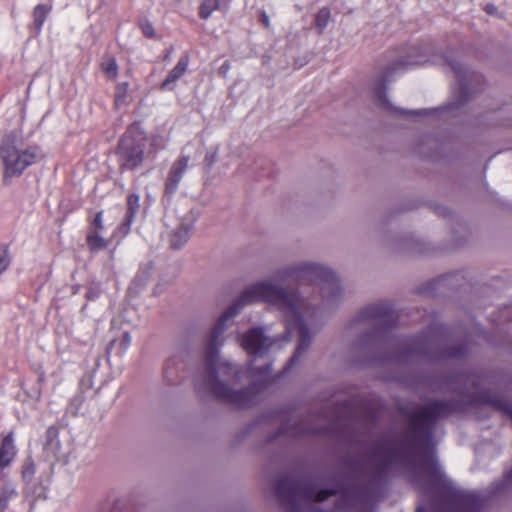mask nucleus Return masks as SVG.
<instances>
[{"label":"nucleus","instance_id":"4c0bfd02","mask_svg":"<svg viewBox=\"0 0 512 512\" xmlns=\"http://www.w3.org/2000/svg\"><path fill=\"white\" fill-rule=\"evenodd\" d=\"M211 162H214V156L210 157Z\"/></svg>","mask_w":512,"mask_h":512},{"label":"nucleus","instance_id":"0eeeda50","mask_svg":"<svg viewBox=\"0 0 512 512\" xmlns=\"http://www.w3.org/2000/svg\"><path fill=\"white\" fill-rule=\"evenodd\" d=\"M362 323L375 326L376 329L374 333H379L394 325L393 309L387 303L367 306L358 313L353 325Z\"/></svg>","mask_w":512,"mask_h":512},{"label":"nucleus","instance_id":"f3484780","mask_svg":"<svg viewBox=\"0 0 512 512\" xmlns=\"http://www.w3.org/2000/svg\"><path fill=\"white\" fill-rule=\"evenodd\" d=\"M51 11V6L46 4H38L33 10V24L35 29L40 32L44 22Z\"/></svg>","mask_w":512,"mask_h":512},{"label":"nucleus","instance_id":"412c9836","mask_svg":"<svg viewBox=\"0 0 512 512\" xmlns=\"http://www.w3.org/2000/svg\"><path fill=\"white\" fill-rule=\"evenodd\" d=\"M217 0H204L200 6L199 15L202 19H208L212 12L218 8Z\"/></svg>","mask_w":512,"mask_h":512},{"label":"nucleus","instance_id":"9b49d317","mask_svg":"<svg viewBox=\"0 0 512 512\" xmlns=\"http://www.w3.org/2000/svg\"><path fill=\"white\" fill-rule=\"evenodd\" d=\"M18 497L16 484L0 472V512H6L9 502Z\"/></svg>","mask_w":512,"mask_h":512},{"label":"nucleus","instance_id":"dca6fc26","mask_svg":"<svg viewBox=\"0 0 512 512\" xmlns=\"http://www.w3.org/2000/svg\"><path fill=\"white\" fill-rule=\"evenodd\" d=\"M86 243L92 252L103 250L108 246L107 240L98 231H89L86 236Z\"/></svg>","mask_w":512,"mask_h":512},{"label":"nucleus","instance_id":"f03ea898","mask_svg":"<svg viewBox=\"0 0 512 512\" xmlns=\"http://www.w3.org/2000/svg\"><path fill=\"white\" fill-rule=\"evenodd\" d=\"M257 301H265L276 306L284 315L287 333H298V345L289 360L287 369L298 362L301 354L305 352L312 341V335L302 315L304 303L297 295L288 293L270 281H260L247 287L215 324L205 348L207 375L201 382L195 384L197 390L200 391L203 388L211 391L217 399L236 407H245L255 403L261 385L252 384L246 389L237 391L219 380L220 374L232 376L236 380L241 378V371L238 367L228 362H218L219 349L222 345L221 336L231 318L236 316L245 305Z\"/></svg>","mask_w":512,"mask_h":512},{"label":"nucleus","instance_id":"f704fd0d","mask_svg":"<svg viewBox=\"0 0 512 512\" xmlns=\"http://www.w3.org/2000/svg\"><path fill=\"white\" fill-rule=\"evenodd\" d=\"M123 338H124V341H125L126 345H129L130 342H131L130 334L128 332L124 333Z\"/></svg>","mask_w":512,"mask_h":512},{"label":"nucleus","instance_id":"39448f33","mask_svg":"<svg viewBox=\"0 0 512 512\" xmlns=\"http://www.w3.org/2000/svg\"><path fill=\"white\" fill-rule=\"evenodd\" d=\"M275 492L279 501L294 510L298 500L322 502L330 496L338 493L334 489H322L316 491L315 488L301 480L292 476L281 477L275 485Z\"/></svg>","mask_w":512,"mask_h":512},{"label":"nucleus","instance_id":"1a4fd4ad","mask_svg":"<svg viewBox=\"0 0 512 512\" xmlns=\"http://www.w3.org/2000/svg\"><path fill=\"white\" fill-rule=\"evenodd\" d=\"M445 61L450 66L458 79L459 87L457 90H453V94H457L458 99L444 107L445 111L453 112L459 110L466 103L471 95V90L465 78V67L451 57H445Z\"/></svg>","mask_w":512,"mask_h":512},{"label":"nucleus","instance_id":"aec40b11","mask_svg":"<svg viewBox=\"0 0 512 512\" xmlns=\"http://www.w3.org/2000/svg\"><path fill=\"white\" fill-rule=\"evenodd\" d=\"M59 432L58 429L54 426H50L46 430V447H51L54 450L59 448Z\"/></svg>","mask_w":512,"mask_h":512},{"label":"nucleus","instance_id":"f257e3e1","mask_svg":"<svg viewBox=\"0 0 512 512\" xmlns=\"http://www.w3.org/2000/svg\"><path fill=\"white\" fill-rule=\"evenodd\" d=\"M455 410L451 401H434L421 406L409 421V436L400 443L383 439L372 449L365 487L342 486L337 510L347 509L380 496L382 487L399 468L409 471L410 480L421 492L417 512H478L484 499L477 492L458 488L438 463L432 442L436 423Z\"/></svg>","mask_w":512,"mask_h":512},{"label":"nucleus","instance_id":"c85d7f7f","mask_svg":"<svg viewBox=\"0 0 512 512\" xmlns=\"http://www.w3.org/2000/svg\"><path fill=\"white\" fill-rule=\"evenodd\" d=\"M142 32L143 34L146 36V37H149V38H152L154 37L155 35V30H154V27L152 26L151 23L149 22H146V23H143L142 26Z\"/></svg>","mask_w":512,"mask_h":512},{"label":"nucleus","instance_id":"72a5a7b5","mask_svg":"<svg viewBox=\"0 0 512 512\" xmlns=\"http://www.w3.org/2000/svg\"><path fill=\"white\" fill-rule=\"evenodd\" d=\"M485 10L487 13L493 14L495 12L496 8L494 5L488 4V5H486Z\"/></svg>","mask_w":512,"mask_h":512},{"label":"nucleus","instance_id":"5701e85b","mask_svg":"<svg viewBox=\"0 0 512 512\" xmlns=\"http://www.w3.org/2000/svg\"><path fill=\"white\" fill-rule=\"evenodd\" d=\"M101 68L109 78H116L118 72V65L114 58H109L108 60L104 61L101 64Z\"/></svg>","mask_w":512,"mask_h":512},{"label":"nucleus","instance_id":"20e7f679","mask_svg":"<svg viewBox=\"0 0 512 512\" xmlns=\"http://www.w3.org/2000/svg\"><path fill=\"white\" fill-rule=\"evenodd\" d=\"M275 278L280 281L316 283L325 298L337 296L341 291L335 273L329 268L315 263H301L280 269L276 272Z\"/></svg>","mask_w":512,"mask_h":512},{"label":"nucleus","instance_id":"e433bc0d","mask_svg":"<svg viewBox=\"0 0 512 512\" xmlns=\"http://www.w3.org/2000/svg\"><path fill=\"white\" fill-rule=\"evenodd\" d=\"M211 162H214V156L210 157Z\"/></svg>","mask_w":512,"mask_h":512},{"label":"nucleus","instance_id":"6ab92c4d","mask_svg":"<svg viewBox=\"0 0 512 512\" xmlns=\"http://www.w3.org/2000/svg\"><path fill=\"white\" fill-rule=\"evenodd\" d=\"M425 61L421 58H412L409 57V59H403L400 58L396 63L393 64L392 70L397 71L399 69H408L413 66L424 64Z\"/></svg>","mask_w":512,"mask_h":512},{"label":"nucleus","instance_id":"423d86ee","mask_svg":"<svg viewBox=\"0 0 512 512\" xmlns=\"http://www.w3.org/2000/svg\"><path fill=\"white\" fill-rule=\"evenodd\" d=\"M146 134L137 126H130L119 140L116 155L121 171L139 168L145 158Z\"/></svg>","mask_w":512,"mask_h":512},{"label":"nucleus","instance_id":"c9c22d12","mask_svg":"<svg viewBox=\"0 0 512 512\" xmlns=\"http://www.w3.org/2000/svg\"><path fill=\"white\" fill-rule=\"evenodd\" d=\"M87 297L89 299H95L97 297V294L95 292H88Z\"/></svg>","mask_w":512,"mask_h":512},{"label":"nucleus","instance_id":"393cba45","mask_svg":"<svg viewBox=\"0 0 512 512\" xmlns=\"http://www.w3.org/2000/svg\"><path fill=\"white\" fill-rule=\"evenodd\" d=\"M176 358H170L164 366V377L167 381L171 382L174 378V375L176 374V371H174V366L176 365Z\"/></svg>","mask_w":512,"mask_h":512},{"label":"nucleus","instance_id":"6e6552de","mask_svg":"<svg viewBox=\"0 0 512 512\" xmlns=\"http://www.w3.org/2000/svg\"><path fill=\"white\" fill-rule=\"evenodd\" d=\"M275 341L264 334L262 328H252L241 338L242 348L255 359L262 357Z\"/></svg>","mask_w":512,"mask_h":512},{"label":"nucleus","instance_id":"bb28decb","mask_svg":"<svg viewBox=\"0 0 512 512\" xmlns=\"http://www.w3.org/2000/svg\"><path fill=\"white\" fill-rule=\"evenodd\" d=\"M396 112L401 115H413V116H426L430 113V111L427 109H420V110H413V111L397 109Z\"/></svg>","mask_w":512,"mask_h":512},{"label":"nucleus","instance_id":"2f4dec72","mask_svg":"<svg viewBox=\"0 0 512 512\" xmlns=\"http://www.w3.org/2000/svg\"><path fill=\"white\" fill-rule=\"evenodd\" d=\"M465 351H466L465 348L460 347V348H458L456 350L451 351L449 353V356H460V355L464 354Z\"/></svg>","mask_w":512,"mask_h":512},{"label":"nucleus","instance_id":"b1692460","mask_svg":"<svg viewBox=\"0 0 512 512\" xmlns=\"http://www.w3.org/2000/svg\"><path fill=\"white\" fill-rule=\"evenodd\" d=\"M11 257L8 247H0V274H2L10 265Z\"/></svg>","mask_w":512,"mask_h":512},{"label":"nucleus","instance_id":"9d476101","mask_svg":"<svg viewBox=\"0 0 512 512\" xmlns=\"http://www.w3.org/2000/svg\"><path fill=\"white\" fill-rule=\"evenodd\" d=\"M190 155L181 152L180 156L172 163L165 181V193L172 196L178 189L179 184L187 171Z\"/></svg>","mask_w":512,"mask_h":512},{"label":"nucleus","instance_id":"a878e982","mask_svg":"<svg viewBox=\"0 0 512 512\" xmlns=\"http://www.w3.org/2000/svg\"><path fill=\"white\" fill-rule=\"evenodd\" d=\"M92 229L90 231L101 232L104 228L103 225V212L99 211L95 214L93 221L91 222Z\"/></svg>","mask_w":512,"mask_h":512},{"label":"nucleus","instance_id":"cd10ccee","mask_svg":"<svg viewBox=\"0 0 512 512\" xmlns=\"http://www.w3.org/2000/svg\"><path fill=\"white\" fill-rule=\"evenodd\" d=\"M269 371H270V364H266L263 367H259V366H255L253 364V362H252L250 364V367H249V372L252 373V374L257 373V374H260V375H264V374H266Z\"/></svg>","mask_w":512,"mask_h":512},{"label":"nucleus","instance_id":"4468645a","mask_svg":"<svg viewBox=\"0 0 512 512\" xmlns=\"http://www.w3.org/2000/svg\"><path fill=\"white\" fill-rule=\"evenodd\" d=\"M140 209V196L137 193H132L127 197V211L125 220L120 226V230L127 234L130 231L131 225Z\"/></svg>","mask_w":512,"mask_h":512},{"label":"nucleus","instance_id":"7c9ffc66","mask_svg":"<svg viewBox=\"0 0 512 512\" xmlns=\"http://www.w3.org/2000/svg\"><path fill=\"white\" fill-rule=\"evenodd\" d=\"M378 98L382 104L389 106V102L387 100L386 94L383 91H379Z\"/></svg>","mask_w":512,"mask_h":512},{"label":"nucleus","instance_id":"f8f14e48","mask_svg":"<svg viewBox=\"0 0 512 512\" xmlns=\"http://www.w3.org/2000/svg\"><path fill=\"white\" fill-rule=\"evenodd\" d=\"M189 65V57L182 56L176 66L168 73L167 77L161 84L162 90H173L176 82L185 74Z\"/></svg>","mask_w":512,"mask_h":512},{"label":"nucleus","instance_id":"a211bd4d","mask_svg":"<svg viewBox=\"0 0 512 512\" xmlns=\"http://www.w3.org/2000/svg\"><path fill=\"white\" fill-rule=\"evenodd\" d=\"M331 17V11L328 7H322L319 9L316 17H315V28L317 29L318 33H323V31L328 26V23L330 21Z\"/></svg>","mask_w":512,"mask_h":512},{"label":"nucleus","instance_id":"7ed1b4c3","mask_svg":"<svg viewBox=\"0 0 512 512\" xmlns=\"http://www.w3.org/2000/svg\"><path fill=\"white\" fill-rule=\"evenodd\" d=\"M45 159L43 148L18 138L14 133L5 135L0 142V161L3 182L8 184L13 178L20 177L25 170Z\"/></svg>","mask_w":512,"mask_h":512},{"label":"nucleus","instance_id":"ddd939ff","mask_svg":"<svg viewBox=\"0 0 512 512\" xmlns=\"http://www.w3.org/2000/svg\"><path fill=\"white\" fill-rule=\"evenodd\" d=\"M17 453V449L14 442L13 432H9L3 437L0 445V467H8L14 460Z\"/></svg>","mask_w":512,"mask_h":512},{"label":"nucleus","instance_id":"473e14b6","mask_svg":"<svg viewBox=\"0 0 512 512\" xmlns=\"http://www.w3.org/2000/svg\"><path fill=\"white\" fill-rule=\"evenodd\" d=\"M261 21H262V23L264 24L265 27H269L270 20H269L268 15L265 12L262 13V15H261Z\"/></svg>","mask_w":512,"mask_h":512},{"label":"nucleus","instance_id":"2eb2a0df","mask_svg":"<svg viewBox=\"0 0 512 512\" xmlns=\"http://www.w3.org/2000/svg\"><path fill=\"white\" fill-rule=\"evenodd\" d=\"M193 230L192 223H181L170 236V245L173 249H180L189 239Z\"/></svg>","mask_w":512,"mask_h":512},{"label":"nucleus","instance_id":"c756f323","mask_svg":"<svg viewBox=\"0 0 512 512\" xmlns=\"http://www.w3.org/2000/svg\"><path fill=\"white\" fill-rule=\"evenodd\" d=\"M299 433H319V432H322L321 429H317V428H305V429H298Z\"/></svg>","mask_w":512,"mask_h":512},{"label":"nucleus","instance_id":"4be33fe9","mask_svg":"<svg viewBox=\"0 0 512 512\" xmlns=\"http://www.w3.org/2000/svg\"><path fill=\"white\" fill-rule=\"evenodd\" d=\"M36 473V467L31 459H26L22 465V478L26 482H30Z\"/></svg>","mask_w":512,"mask_h":512}]
</instances>
